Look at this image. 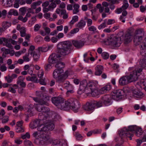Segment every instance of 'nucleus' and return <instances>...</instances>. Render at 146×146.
Returning a JSON list of instances; mask_svg holds the SVG:
<instances>
[{"instance_id": "1", "label": "nucleus", "mask_w": 146, "mask_h": 146, "mask_svg": "<svg viewBox=\"0 0 146 146\" xmlns=\"http://www.w3.org/2000/svg\"><path fill=\"white\" fill-rule=\"evenodd\" d=\"M84 92L86 94H91L93 97L96 96L98 94L96 84L92 82L88 83L86 80L80 82L77 93L81 94Z\"/></svg>"}, {"instance_id": "2", "label": "nucleus", "mask_w": 146, "mask_h": 146, "mask_svg": "<svg viewBox=\"0 0 146 146\" xmlns=\"http://www.w3.org/2000/svg\"><path fill=\"white\" fill-rule=\"evenodd\" d=\"M61 60L60 59V60H59L56 63L55 67L59 68L55 69L53 74V77L56 79V82L58 84L64 82L68 77L69 73L68 71L67 70L63 74H61L63 72L62 68H64L65 64L61 62Z\"/></svg>"}, {"instance_id": "3", "label": "nucleus", "mask_w": 146, "mask_h": 146, "mask_svg": "<svg viewBox=\"0 0 146 146\" xmlns=\"http://www.w3.org/2000/svg\"><path fill=\"white\" fill-rule=\"evenodd\" d=\"M35 109L37 111L42 112V113H40L39 114L41 120H46L50 117L52 119H57L59 117V115L54 112L50 111L49 108L47 107L37 105Z\"/></svg>"}, {"instance_id": "4", "label": "nucleus", "mask_w": 146, "mask_h": 146, "mask_svg": "<svg viewBox=\"0 0 146 146\" xmlns=\"http://www.w3.org/2000/svg\"><path fill=\"white\" fill-rule=\"evenodd\" d=\"M58 52L63 56L68 55L72 50V43L68 41L59 42L57 46Z\"/></svg>"}, {"instance_id": "5", "label": "nucleus", "mask_w": 146, "mask_h": 146, "mask_svg": "<svg viewBox=\"0 0 146 146\" xmlns=\"http://www.w3.org/2000/svg\"><path fill=\"white\" fill-rule=\"evenodd\" d=\"M65 106L64 110H68L70 109L76 112L80 108V105L78 101L76 99L71 98L65 101Z\"/></svg>"}, {"instance_id": "6", "label": "nucleus", "mask_w": 146, "mask_h": 146, "mask_svg": "<svg viewBox=\"0 0 146 146\" xmlns=\"http://www.w3.org/2000/svg\"><path fill=\"white\" fill-rule=\"evenodd\" d=\"M107 40L110 45L115 47L119 46L123 41V40L121 39V37H118L114 35H111Z\"/></svg>"}, {"instance_id": "7", "label": "nucleus", "mask_w": 146, "mask_h": 146, "mask_svg": "<svg viewBox=\"0 0 146 146\" xmlns=\"http://www.w3.org/2000/svg\"><path fill=\"white\" fill-rule=\"evenodd\" d=\"M49 119H47L46 120H45L43 121V122L46 123L45 125H40L39 126L37 129L41 132H42L44 133H48V131L49 130H52L54 129V123L52 122H48L47 121H48Z\"/></svg>"}, {"instance_id": "8", "label": "nucleus", "mask_w": 146, "mask_h": 146, "mask_svg": "<svg viewBox=\"0 0 146 146\" xmlns=\"http://www.w3.org/2000/svg\"><path fill=\"white\" fill-rule=\"evenodd\" d=\"M40 137L41 139L37 138L35 141V142L40 145H44L46 144L50 139V135L49 134L44 133L41 132L40 133Z\"/></svg>"}, {"instance_id": "9", "label": "nucleus", "mask_w": 146, "mask_h": 146, "mask_svg": "<svg viewBox=\"0 0 146 146\" xmlns=\"http://www.w3.org/2000/svg\"><path fill=\"white\" fill-rule=\"evenodd\" d=\"M52 103L57 108L61 109H65V102L63 98L60 97H53L52 98Z\"/></svg>"}, {"instance_id": "10", "label": "nucleus", "mask_w": 146, "mask_h": 146, "mask_svg": "<svg viewBox=\"0 0 146 146\" xmlns=\"http://www.w3.org/2000/svg\"><path fill=\"white\" fill-rule=\"evenodd\" d=\"M137 126L136 125H131L129 126L128 128L124 127L119 131L120 136L128 135V134H131L132 135L133 132L137 129Z\"/></svg>"}, {"instance_id": "11", "label": "nucleus", "mask_w": 146, "mask_h": 146, "mask_svg": "<svg viewBox=\"0 0 146 146\" xmlns=\"http://www.w3.org/2000/svg\"><path fill=\"white\" fill-rule=\"evenodd\" d=\"M124 94V91L121 90H118L115 91L112 94V98L118 101L122 98Z\"/></svg>"}, {"instance_id": "12", "label": "nucleus", "mask_w": 146, "mask_h": 146, "mask_svg": "<svg viewBox=\"0 0 146 146\" xmlns=\"http://www.w3.org/2000/svg\"><path fill=\"white\" fill-rule=\"evenodd\" d=\"M60 57V55L55 53H52L48 59V62L51 64L56 63Z\"/></svg>"}, {"instance_id": "13", "label": "nucleus", "mask_w": 146, "mask_h": 146, "mask_svg": "<svg viewBox=\"0 0 146 146\" xmlns=\"http://www.w3.org/2000/svg\"><path fill=\"white\" fill-rule=\"evenodd\" d=\"M112 96L111 97L110 95L104 96L102 97L103 104L106 106L111 105L112 103Z\"/></svg>"}, {"instance_id": "14", "label": "nucleus", "mask_w": 146, "mask_h": 146, "mask_svg": "<svg viewBox=\"0 0 146 146\" xmlns=\"http://www.w3.org/2000/svg\"><path fill=\"white\" fill-rule=\"evenodd\" d=\"M95 107V102H92L87 103L84 106L83 108L84 110L86 111H89L93 110Z\"/></svg>"}, {"instance_id": "15", "label": "nucleus", "mask_w": 146, "mask_h": 146, "mask_svg": "<svg viewBox=\"0 0 146 146\" xmlns=\"http://www.w3.org/2000/svg\"><path fill=\"white\" fill-rule=\"evenodd\" d=\"M73 45L77 49L81 48L84 44V41L81 40H73L72 42Z\"/></svg>"}, {"instance_id": "16", "label": "nucleus", "mask_w": 146, "mask_h": 146, "mask_svg": "<svg viewBox=\"0 0 146 146\" xmlns=\"http://www.w3.org/2000/svg\"><path fill=\"white\" fill-rule=\"evenodd\" d=\"M138 75L137 74V72L136 71H133L131 72L129 76H128L129 82H135L138 79Z\"/></svg>"}, {"instance_id": "17", "label": "nucleus", "mask_w": 146, "mask_h": 146, "mask_svg": "<svg viewBox=\"0 0 146 146\" xmlns=\"http://www.w3.org/2000/svg\"><path fill=\"white\" fill-rule=\"evenodd\" d=\"M63 85L64 88L67 90V92H69L71 93H72L74 92L73 87L72 85L70 84L69 81H66Z\"/></svg>"}, {"instance_id": "18", "label": "nucleus", "mask_w": 146, "mask_h": 146, "mask_svg": "<svg viewBox=\"0 0 146 146\" xmlns=\"http://www.w3.org/2000/svg\"><path fill=\"white\" fill-rule=\"evenodd\" d=\"M128 78V76H125L121 78L119 81L120 84L121 85H124L130 83Z\"/></svg>"}, {"instance_id": "19", "label": "nucleus", "mask_w": 146, "mask_h": 146, "mask_svg": "<svg viewBox=\"0 0 146 146\" xmlns=\"http://www.w3.org/2000/svg\"><path fill=\"white\" fill-rule=\"evenodd\" d=\"M131 36L130 33L126 34L125 36L124 39H123V36H121V39L124 40V44H126L129 43L131 40Z\"/></svg>"}, {"instance_id": "20", "label": "nucleus", "mask_w": 146, "mask_h": 146, "mask_svg": "<svg viewBox=\"0 0 146 146\" xmlns=\"http://www.w3.org/2000/svg\"><path fill=\"white\" fill-rule=\"evenodd\" d=\"M40 120L35 119L31 122L29 124L30 127L32 129H34L38 127L40 124Z\"/></svg>"}, {"instance_id": "21", "label": "nucleus", "mask_w": 146, "mask_h": 146, "mask_svg": "<svg viewBox=\"0 0 146 146\" xmlns=\"http://www.w3.org/2000/svg\"><path fill=\"white\" fill-rule=\"evenodd\" d=\"M96 71L95 74L96 75H100L102 73L104 70L103 67L101 65H98L96 68Z\"/></svg>"}, {"instance_id": "22", "label": "nucleus", "mask_w": 146, "mask_h": 146, "mask_svg": "<svg viewBox=\"0 0 146 146\" xmlns=\"http://www.w3.org/2000/svg\"><path fill=\"white\" fill-rule=\"evenodd\" d=\"M142 38L139 37V36H134V38L133 42L134 44L136 46L139 45H140L141 46V44H142Z\"/></svg>"}, {"instance_id": "23", "label": "nucleus", "mask_w": 146, "mask_h": 146, "mask_svg": "<svg viewBox=\"0 0 146 146\" xmlns=\"http://www.w3.org/2000/svg\"><path fill=\"white\" fill-rule=\"evenodd\" d=\"M133 96L135 97L139 98L142 96L143 94L137 89H134L133 90Z\"/></svg>"}, {"instance_id": "24", "label": "nucleus", "mask_w": 146, "mask_h": 146, "mask_svg": "<svg viewBox=\"0 0 146 146\" xmlns=\"http://www.w3.org/2000/svg\"><path fill=\"white\" fill-rule=\"evenodd\" d=\"M111 89V87L110 85H107L102 88L99 91L100 93L104 94L107 91L110 90Z\"/></svg>"}, {"instance_id": "25", "label": "nucleus", "mask_w": 146, "mask_h": 146, "mask_svg": "<svg viewBox=\"0 0 146 146\" xmlns=\"http://www.w3.org/2000/svg\"><path fill=\"white\" fill-rule=\"evenodd\" d=\"M51 143L52 146H63V143L59 140H52Z\"/></svg>"}, {"instance_id": "26", "label": "nucleus", "mask_w": 146, "mask_h": 146, "mask_svg": "<svg viewBox=\"0 0 146 146\" xmlns=\"http://www.w3.org/2000/svg\"><path fill=\"white\" fill-rule=\"evenodd\" d=\"M2 3L6 7H9L12 5V3L11 0H2Z\"/></svg>"}, {"instance_id": "27", "label": "nucleus", "mask_w": 146, "mask_h": 146, "mask_svg": "<svg viewBox=\"0 0 146 146\" xmlns=\"http://www.w3.org/2000/svg\"><path fill=\"white\" fill-rule=\"evenodd\" d=\"M144 35V32L141 29L137 30L135 32V36H138L139 37H142Z\"/></svg>"}, {"instance_id": "28", "label": "nucleus", "mask_w": 146, "mask_h": 146, "mask_svg": "<svg viewBox=\"0 0 146 146\" xmlns=\"http://www.w3.org/2000/svg\"><path fill=\"white\" fill-rule=\"evenodd\" d=\"M86 25V22L83 20H81L76 25V27L80 29Z\"/></svg>"}, {"instance_id": "29", "label": "nucleus", "mask_w": 146, "mask_h": 146, "mask_svg": "<svg viewBox=\"0 0 146 146\" xmlns=\"http://www.w3.org/2000/svg\"><path fill=\"white\" fill-rule=\"evenodd\" d=\"M74 9L73 11V14H77L79 12V5L78 4H75L73 6Z\"/></svg>"}, {"instance_id": "30", "label": "nucleus", "mask_w": 146, "mask_h": 146, "mask_svg": "<svg viewBox=\"0 0 146 146\" xmlns=\"http://www.w3.org/2000/svg\"><path fill=\"white\" fill-rule=\"evenodd\" d=\"M50 48V47L49 46L39 47L38 48V52H46Z\"/></svg>"}, {"instance_id": "31", "label": "nucleus", "mask_w": 146, "mask_h": 146, "mask_svg": "<svg viewBox=\"0 0 146 146\" xmlns=\"http://www.w3.org/2000/svg\"><path fill=\"white\" fill-rule=\"evenodd\" d=\"M40 57V54L39 53H37L35 52H34V54L33 56V60L35 62L38 61Z\"/></svg>"}, {"instance_id": "32", "label": "nucleus", "mask_w": 146, "mask_h": 146, "mask_svg": "<svg viewBox=\"0 0 146 146\" xmlns=\"http://www.w3.org/2000/svg\"><path fill=\"white\" fill-rule=\"evenodd\" d=\"M135 134L136 136L139 137L142 133V131L141 128L137 127L135 130Z\"/></svg>"}, {"instance_id": "33", "label": "nucleus", "mask_w": 146, "mask_h": 146, "mask_svg": "<svg viewBox=\"0 0 146 146\" xmlns=\"http://www.w3.org/2000/svg\"><path fill=\"white\" fill-rule=\"evenodd\" d=\"M21 34V36L22 37L25 36L26 35V31L25 28L24 27H22L21 28L20 31Z\"/></svg>"}, {"instance_id": "34", "label": "nucleus", "mask_w": 146, "mask_h": 146, "mask_svg": "<svg viewBox=\"0 0 146 146\" xmlns=\"http://www.w3.org/2000/svg\"><path fill=\"white\" fill-rule=\"evenodd\" d=\"M78 20V17L77 16H73L72 18V19L69 23L70 25H72L76 22Z\"/></svg>"}, {"instance_id": "35", "label": "nucleus", "mask_w": 146, "mask_h": 146, "mask_svg": "<svg viewBox=\"0 0 146 146\" xmlns=\"http://www.w3.org/2000/svg\"><path fill=\"white\" fill-rule=\"evenodd\" d=\"M145 141H146V135L144 136L141 140H139V139L137 140V146H140V145L141 144L142 142Z\"/></svg>"}, {"instance_id": "36", "label": "nucleus", "mask_w": 146, "mask_h": 146, "mask_svg": "<svg viewBox=\"0 0 146 146\" xmlns=\"http://www.w3.org/2000/svg\"><path fill=\"white\" fill-rule=\"evenodd\" d=\"M129 4L127 0H124L123 1V5L122 7L123 9L125 10L129 7Z\"/></svg>"}, {"instance_id": "37", "label": "nucleus", "mask_w": 146, "mask_h": 146, "mask_svg": "<svg viewBox=\"0 0 146 146\" xmlns=\"http://www.w3.org/2000/svg\"><path fill=\"white\" fill-rule=\"evenodd\" d=\"M8 14L10 15H13L15 16H17L18 15V13L17 11L11 9L8 12Z\"/></svg>"}, {"instance_id": "38", "label": "nucleus", "mask_w": 146, "mask_h": 146, "mask_svg": "<svg viewBox=\"0 0 146 146\" xmlns=\"http://www.w3.org/2000/svg\"><path fill=\"white\" fill-rule=\"evenodd\" d=\"M141 51L140 54L142 56L146 57V48L141 46L140 47Z\"/></svg>"}, {"instance_id": "39", "label": "nucleus", "mask_w": 146, "mask_h": 146, "mask_svg": "<svg viewBox=\"0 0 146 146\" xmlns=\"http://www.w3.org/2000/svg\"><path fill=\"white\" fill-rule=\"evenodd\" d=\"M75 137L76 139L78 140H81L83 138V137L78 132L75 133Z\"/></svg>"}, {"instance_id": "40", "label": "nucleus", "mask_w": 146, "mask_h": 146, "mask_svg": "<svg viewBox=\"0 0 146 146\" xmlns=\"http://www.w3.org/2000/svg\"><path fill=\"white\" fill-rule=\"evenodd\" d=\"M38 103H39L38 105H40L43 106L44 105H45L47 106H48L49 105V104L46 102L41 99H39Z\"/></svg>"}, {"instance_id": "41", "label": "nucleus", "mask_w": 146, "mask_h": 146, "mask_svg": "<svg viewBox=\"0 0 146 146\" xmlns=\"http://www.w3.org/2000/svg\"><path fill=\"white\" fill-rule=\"evenodd\" d=\"M102 57L104 59H107L109 57V54L106 52H104L102 54Z\"/></svg>"}, {"instance_id": "42", "label": "nucleus", "mask_w": 146, "mask_h": 146, "mask_svg": "<svg viewBox=\"0 0 146 146\" xmlns=\"http://www.w3.org/2000/svg\"><path fill=\"white\" fill-rule=\"evenodd\" d=\"M31 81L35 83H38V80L36 75L33 74L31 77Z\"/></svg>"}, {"instance_id": "43", "label": "nucleus", "mask_w": 146, "mask_h": 146, "mask_svg": "<svg viewBox=\"0 0 146 146\" xmlns=\"http://www.w3.org/2000/svg\"><path fill=\"white\" fill-rule=\"evenodd\" d=\"M140 64L142 66H145L146 65V58H145L141 60L139 62Z\"/></svg>"}, {"instance_id": "44", "label": "nucleus", "mask_w": 146, "mask_h": 146, "mask_svg": "<svg viewBox=\"0 0 146 146\" xmlns=\"http://www.w3.org/2000/svg\"><path fill=\"white\" fill-rule=\"evenodd\" d=\"M107 22V20L105 19L104 20V22L102 24L100 25L98 27L99 29H101L102 28H105L106 27V23Z\"/></svg>"}, {"instance_id": "45", "label": "nucleus", "mask_w": 146, "mask_h": 146, "mask_svg": "<svg viewBox=\"0 0 146 146\" xmlns=\"http://www.w3.org/2000/svg\"><path fill=\"white\" fill-rule=\"evenodd\" d=\"M19 11L22 15H24L26 12V8L25 7H22L20 9Z\"/></svg>"}, {"instance_id": "46", "label": "nucleus", "mask_w": 146, "mask_h": 146, "mask_svg": "<svg viewBox=\"0 0 146 146\" xmlns=\"http://www.w3.org/2000/svg\"><path fill=\"white\" fill-rule=\"evenodd\" d=\"M56 6V4L52 2L50 3L48 7L50 10H53L54 8H55Z\"/></svg>"}, {"instance_id": "47", "label": "nucleus", "mask_w": 146, "mask_h": 146, "mask_svg": "<svg viewBox=\"0 0 146 146\" xmlns=\"http://www.w3.org/2000/svg\"><path fill=\"white\" fill-rule=\"evenodd\" d=\"M18 19L22 21L23 23L26 22L27 20V18L26 17L23 18V17L21 15L18 17Z\"/></svg>"}, {"instance_id": "48", "label": "nucleus", "mask_w": 146, "mask_h": 146, "mask_svg": "<svg viewBox=\"0 0 146 146\" xmlns=\"http://www.w3.org/2000/svg\"><path fill=\"white\" fill-rule=\"evenodd\" d=\"M7 11L5 10L2 11V12L0 11V18L3 16L4 18L7 15Z\"/></svg>"}, {"instance_id": "49", "label": "nucleus", "mask_w": 146, "mask_h": 146, "mask_svg": "<svg viewBox=\"0 0 146 146\" xmlns=\"http://www.w3.org/2000/svg\"><path fill=\"white\" fill-rule=\"evenodd\" d=\"M24 131L23 127H18L16 129V131L17 133L22 132Z\"/></svg>"}, {"instance_id": "50", "label": "nucleus", "mask_w": 146, "mask_h": 146, "mask_svg": "<svg viewBox=\"0 0 146 146\" xmlns=\"http://www.w3.org/2000/svg\"><path fill=\"white\" fill-rule=\"evenodd\" d=\"M5 78L6 80L8 83H10L11 82L13 81L12 78H11L10 76L9 75H8L7 76H5Z\"/></svg>"}, {"instance_id": "51", "label": "nucleus", "mask_w": 146, "mask_h": 146, "mask_svg": "<svg viewBox=\"0 0 146 146\" xmlns=\"http://www.w3.org/2000/svg\"><path fill=\"white\" fill-rule=\"evenodd\" d=\"M79 31V29L78 28H75L71 30L70 33L71 35H72L76 33L77 32H78Z\"/></svg>"}, {"instance_id": "52", "label": "nucleus", "mask_w": 146, "mask_h": 146, "mask_svg": "<svg viewBox=\"0 0 146 146\" xmlns=\"http://www.w3.org/2000/svg\"><path fill=\"white\" fill-rule=\"evenodd\" d=\"M95 102V106H96L98 107H100L102 106V102L99 101L98 102L94 101Z\"/></svg>"}, {"instance_id": "53", "label": "nucleus", "mask_w": 146, "mask_h": 146, "mask_svg": "<svg viewBox=\"0 0 146 146\" xmlns=\"http://www.w3.org/2000/svg\"><path fill=\"white\" fill-rule=\"evenodd\" d=\"M88 29L89 31H92L94 33L96 32V28L94 26H92L88 28Z\"/></svg>"}, {"instance_id": "54", "label": "nucleus", "mask_w": 146, "mask_h": 146, "mask_svg": "<svg viewBox=\"0 0 146 146\" xmlns=\"http://www.w3.org/2000/svg\"><path fill=\"white\" fill-rule=\"evenodd\" d=\"M39 81L41 85H46V84L45 82V79L44 78H40Z\"/></svg>"}, {"instance_id": "55", "label": "nucleus", "mask_w": 146, "mask_h": 146, "mask_svg": "<svg viewBox=\"0 0 146 146\" xmlns=\"http://www.w3.org/2000/svg\"><path fill=\"white\" fill-rule=\"evenodd\" d=\"M30 137V134L28 132H27L25 134L22 135L21 136V138L23 139H25L27 138H29Z\"/></svg>"}, {"instance_id": "56", "label": "nucleus", "mask_w": 146, "mask_h": 146, "mask_svg": "<svg viewBox=\"0 0 146 146\" xmlns=\"http://www.w3.org/2000/svg\"><path fill=\"white\" fill-rule=\"evenodd\" d=\"M0 69L1 72H3L7 70V67L5 64H3L0 66Z\"/></svg>"}, {"instance_id": "57", "label": "nucleus", "mask_w": 146, "mask_h": 146, "mask_svg": "<svg viewBox=\"0 0 146 146\" xmlns=\"http://www.w3.org/2000/svg\"><path fill=\"white\" fill-rule=\"evenodd\" d=\"M24 144L26 146H33V144L32 142L29 140L25 141Z\"/></svg>"}, {"instance_id": "58", "label": "nucleus", "mask_w": 146, "mask_h": 146, "mask_svg": "<svg viewBox=\"0 0 146 146\" xmlns=\"http://www.w3.org/2000/svg\"><path fill=\"white\" fill-rule=\"evenodd\" d=\"M17 83L18 84H19L22 88H25L26 87V84L25 82H24L23 81L17 82Z\"/></svg>"}, {"instance_id": "59", "label": "nucleus", "mask_w": 146, "mask_h": 146, "mask_svg": "<svg viewBox=\"0 0 146 146\" xmlns=\"http://www.w3.org/2000/svg\"><path fill=\"white\" fill-rule=\"evenodd\" d=\"M28 55L26 54L23 56V60L25 62H29L30 60V59L28 57Z\"/></svg>"}, {"instance_id": "60", "label": "nucleus", "mask_w": 146, "mask_h": 146, "mask_svg": "<svg viewBox=\"0 0 146 146\" xmlns=\"http://www.w3.org/2000/svg\"><path fill=\"white\" fill-rule=\"evenodd\" d=\"M37 130L38 131H35L34 132L33 134V136L35 138L37 137L38 136L39 134L40 136V133L41 132V131H38V129Z\"/></svg>"}, {"instance_id": "61", "label": "nucleus", "mask_w": 146, "mask_h": 146, "mask_svg": "<svg viewBox=\"0 0 146 146\" xmlns=\"http://www.w3.org/2000/svg\"><path fill=\"white\" fill-rule=\"evenodd\" d=\"M9 120V117L7 116H4V118L2 120V123H7Z\"/></svg>"}, {"instance_id": "62", "label": "nucleus", "mask_w": 146, "mask_h": 146, "mask_svg": "<svg viewBox=\"0 0 146 146\" xmlns=\"http://www.w3.org/2000/svg\"><path fill=\"white\" fill-rule=\"evenodd\" d=\"M23 121H19L17 122L16 123V126L17 127H23Z\"/></svg>"}, {"instance_id": "63", "label": "nucleus", "mask_w": 146, "mask_h": 146, "mask_svg": "<svg viewBox=\"0 0 146 146\" xmlns=\"http://www.w3.org/2000/svg\"><path fill=\"white\" fill-rule=\"evenodd\" d=\"M15 3L14 5V7L16 8H18L19 7V3L17 0H15Z\"/></svg>"}, {"instance_id": "64", "label": "nucleus", "mask_w": 146, "mask_h": 146, "mask_svg": "<svg viewBox=\"0 0 146 146\" xmlns=\"http://www.w3.org/2000/svg\"><path fill=\"white\" fill-rule=\"evenodd\" d=\"M141 44V47L146 48V37L145 38L144 40L142 41Z\"/></svg>"}]
</instances>
